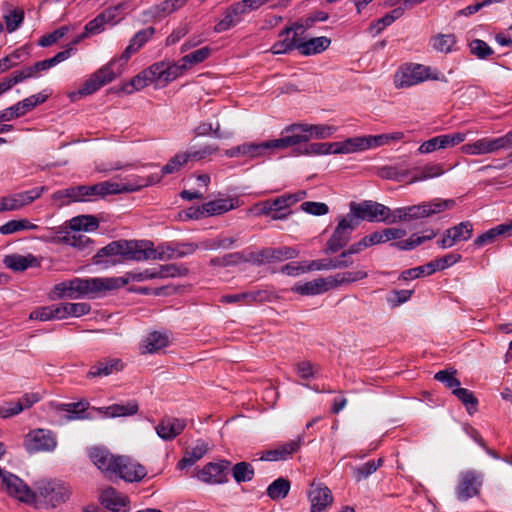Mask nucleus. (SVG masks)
<instances>
[{"label":"nucleus","mask_w":512,"mask_h":512,"mask_svg":"<svg viewBox=\"0 0 512 512\" xmlns=\"http://www.w3.org/2000/svg\"><path fill=\"white\" fill-rule=\"evenodd\" d=\"M305 32L303 24L293 23L291 26L284 28L279 33V40L270 48L272 54H286L294 49L299 50L301 40L299 38Z\"/></svg>","instance_id":"obj_13"},{"label":"nucleus","mask_w":512,"mask_h":512,"mask_svg":"<svg viewBox=\"0 0 512 512\" xmlns=\"http://www.w3.org/2000/svg\"><path fill=\"white\" fill-rule=\"evenodd\" d=\"M358 227V221L349 214L341 217L338 224L326 243L325 253L333 254L344 248L351 239L352 232Z\"/></svg>","instance_id":"obj_9"},{"label":"nucleus","mask_w":512,"mask_h":512,"mask_svg":"<svg viewBox=\"0 0 512 512\" xmlns=\"http://www.w3.org/2000/svg\"><path fill=\"white\" fill-rule=\"evenodd\" d=\"M164 274H165V272L158 271L156 268H152V269H145L140 272L131 271V272L126 273V277H120V278L127 281V284H128L129 281L141 282V281L150 280V279L163 278Z\"/></svg>","instance_id":"obj_57"},{"label":"nucleus","mask_w":512,"mask_h":512,"mask_svg":"<svg viewBox=\"0 0 512 512\" xmlns=\"http://www.w3.org/2000/svg\"><path fill=\"white\" fill-rule=\"evenodd\" d=\"M470 53L478 59H487L493 55L494 50L483 40L473 39L468 44Z\"/></svg>","instance_id":"obj_60"},{"label":"nucleus","mask_w":512,"mask_h":512,"mask_svg":"<svg viewBox=\"0 0 512 512\" xmlns=\"http://www.w3.org/2000/svg\"><path fill=\"white\" fill-rule=\"evenodd\" d=\"M240 206L239 199L237 197L216 199L203 204V210L209 216H216L224 214L228 211L236 209Z\"/></svg>","instance_id":"obj_33"},{"label":"nucleus","mask_w":512,"mask_h":512,"mask_svg":"<svg viewBox=\"0 0 512 512\" xmlns=\"http://www.w3.org/2000/svg\"><path fill=\"white\" fill-rule=\"evenodd\" d=\"M349 215L357 220L358 224L361 220L368 222H385L388 221V217L390 216V208L371 200H365L360 203L351 202Z\"/></svg>","instance_id":"obj_8"},{"label":"nucleus","mask_w":512,"mask_h":512,"mask_svg":"<svg viewBox=\"0 0 512 512\" xmlns=\"http://www.w3.org/2000/svg\"><path fill=\"white\" fill-rule=\"evenodd\" d=\"M118 63V60L112 59L108 64L101 67L89 79L85 81L82 87L78 90L80 96H87L95 93L104 85L112 82L120 71L115 72L113 66Z\"/></svg>","instance_id":"obj_12"},{"label":"nucleus","mask_w":512,"mask_h":512,"mask_svg":"<svg viewBox=\"0 0 512 512\" xmlns=\"http://www.w3.org/2000/svg\"><path fill=\"white\" fill-rule=\"evenodd\" d=\"M186 426L187 421L184 418L165 416L156 425L155 430L161 439L170 441L180 435Z\"/></svg>","instance_id":"obj_24"},{"label":"nucleus","mask_w":512,"mask_h":512,"mask_svg":"<svg viewBox=\"0 0 512 512\" xmlns=\"http://www.w3.org/2000/svg\"><path fill=\"white\" fill-rule=\"evenodd\" d=\"M188 158L186 157V152H179L175 154L161 169L159 173H154L153 175L160 176V179L167 174H173L181 170L187 163Z\"/></svg>","instance_id":"obj_47"},{"label":"nucleus","mask_w":512,"mask_h":512,"mask_svg":"<svg viewBox=\"0 0 512 512\" xmlns=\"http://www.w3.org/2000/svg\"><path fill=\"white\" fill-rule=\"evenodd\" d=\"M24 445L29 452L52 451L57 441L51 431L36 429L26 435Z\"/></svg>","instance_id":"obj_18"},{"label":"nucleus","mask_w":512,"mask_h":512,"mask_svg":"<svg viewBox=\"0 0 512 512\" xmlns=\"http://www.w3.org/2000/svg\"><path fill=\"white\" fill-rule=\"evenodd\" d=\"M148 76L151 78V83L156 85L164 86L169 82L177 79L181 74V68H179L177 62H157L148 67Z\"/></svg>","instance_id":"obj_16"},{"label":"nucleus","mask_w":512,"mask_h":512,"mask_svg":"<svg viewBox=\"0 0 512 512\" xmlns=\"http://www.w3.org/2000/svg\"><path fill=\"white\" fill-rule=\"evenodd\" d=\"M155 29L153 27H147L138 31L130 40L129 45L125 48L124 52L119 58H115L118 62L126 63L132 54L136 53L142 48L154 35Z\"/></svg>","instance_id":"obj_31"},{"label":"nucleus","mask_w":512,"mask_h":512,"mask_svg":"<svg viewBox=\"0 0 512 512\" xmlns=\"http://www.w3.org/2000/svg\"><path fill=\"white\" fill-rule=\"evenodd\" d=\"M87 407H88V403L84 402V401L59 405V408L61 410H64L68 413V415H67L68 420L83 418L82 414L85 412Z\"/></svg>","instance_id":"obj_63"},{"label":"nucleus","mask_w":512,"mask_h":512,"mask_svg":"<svg viewBox=\"0 0 512 512\" xmlns=\"http://www.w3.org/2000/svg\"><path fill=\"white\" fill-rule=\"evenodd\" d=\"M308 499L311 503L310 512H322L333 502V496L330 489L322 484H311L308 491Z\"/></svg>","instance_id":"obj_26"},{"label":"nucleus","mask_w":512,"mask_h":512,"mask_svg":"<svg viewBox=\"0 0 512 512\" xmlns=\"http://www.w3.org/2000/svg\"><path fill=\"white\" fill-rule=\"evenodd\" d=\"M145 252L148 259H177L192 255L198 250L197 243L193 242H169L153 247L151 241H145Z\"/></svg>","instance_id":"obj_5"},{"label":"nucleus","mask_w":512,"mask_h":512,"mask_svg":"<svg viewBox=\"0 0 512 512\" xmlns=\"http://www.w3.org/2000/svg\"><path fill=\"white\" fill-rule=\"evenodd\" d=\"M127 284L121 278H78L62 281L54 286V293L59 299H95L108 291L119 289Z\"/></svg>","instance_id":"obj_1"},{"label":"nucleus","mask_w":512,"mask_h":512,"mask_svg":"<svg viewBox=\"0 0 512 512\" xmlns=\"http://www.w3.org/2000/svg\"><path fill=\"white\" fill-rule=\"evenodd\" d=\"M38 225L30 222L28 219L10 220L0 226V234L9 235L23 230H36Z\"/></svg>","instance_id":"obj_48"},{"label":"nucleus","mask_w":512,"mask_h":512,"mask_svg":"<svg viewBox=\"0 0 512 512\" xmlns=\"http://www.w3.org/2000/svg\"><path fill=\"white\" fill-rule=\"evenodd\" d=\"M473 224L470 221H463L443 232L442 238L437 241L441 249L453 247L456 243L467 241L472 237Z\"/></svg>","instance_id":"obj_17"},{"label":"nucleus","mask_w":512,"mask_h":512,"mask_svg":"<svg viewBox=\"0 0 512 512\" xmlns=\"http://www.w3.org/2000/svg\"><path fill=\"white\" fill-rule=\"evenodd\" d=\"M3 18L6 24V30L12 33L22 25L24 21V11L23 9L15 8L7 14H4Z\"/></svg>","instance_id":"obj_59"},{"label":"nucleus","mask_w":512,"mask_h":512,"mask_svg":"<svg viewBox=\"0 0 512 512\" xmlns=\"http://www.w3.org/2000/svg\"><path fill=\"white\" fill-rule=\"evenodd\" d=\"M61 242L70 245L85 254H90L94 247V241L80 232L68 233L61 238Z\"/></svg>","instance_id":"obj_37"},{"label":"nucleus","mask_w":512,"mask_h":512,"mask_svg":"<svg viewBox=\"0 0 512 512\" xmlns=\"http://www.w3.org/2000/svg\"><path fill=\"white\" fill-rule=\"evenodd\" d=\"M457 371L453 368L446 369V370H440L435 375V380L443 383L445 387L452 389H457L460 386V380L456 378Z\"/></svg>","instance_id":"obj_61"},{"label":"nucleus","mask_w":512,"mask_h":512,"mask_svg":"<svg viewBox=\"0 0 512 512\" xmlns=\"http://www.w3.org/2000/svg\"><path fill=\"white\" fill-rule=\"evenodd\" d=\"M151 84V78L148 76L147 70L141 71L135 77H133L128 83L124 84L122 90L131 94L134 91H139Z\"/></svg>","instance_id":"obj_55"},{"label":"nucleus","mask_w":512,"mask_h":512,"mask_svg":"<svg viewBox=\"0 0 512 512\" xmlns=\"http://www.w3.org/2000/svg\"><path fill=\"white\" fill-rule=\"evenodd\" d=\"M93 464L106 476H114L119 456L112 454L108 449L95 447L89 452Z\"/></svg>","instance_id":"obj_23"},{"label":"nucleus","mask_w":512,"mask_h":512,"mask_svg":"<svg viewBox=\"0 0 512 512\" xmlns=\"http://www.w3.org/2000/svg\"><path fill=\"white\" fill-rule=\"evenodd\" d=\"M351 142L350 148L353 152L362 151L373 147H379L388 144L386 134L349 138Z\"/></svg>","instance_id":"obj_35"},{"label":"nucleus","mask_w":512,"mask_h":512,"mask_svg":"<svg viewBox=\"0 0 512 512\" xmlns=\"http://www.w3.org/2000/svg\"><path fill=\"white\" fill-rule=\"evenodd\" d=\"M336 131V127L327 124H293L286 128V132L291 134L284 136L285 140H289L288 147L307 142L311 138L326 139L332 136Z\"/></svg>","instance_id":"obj_4"},{"label":"nucleus","mask_w":512,"mask_h":512,"mask_svg":"<svg viewBox=\"0 0 512 512\" xmlns=\"http://www.w3.org/2000/svg\"><path fill=\"white\" fill-rule=\"evenodd\" d=\"M34 258L32 256H23L18 254H11L4 257V265L13 271H24L31 266Z\"/></svg>","instance_id":"obj_51"},{"label":"nucleus","mask_w":512,"mask_h":512,"mask_svg":"<svg viewBox=\"0 0 512 512\" xmlns=\"http://www.w3.org/2000/svg\"><path fill=\"white\" fill-rule=\"evenodd\" d=\"M231 472L234 480L237 483L249 482L253 479L255 475V471L252 464L245 461L236 463L232 467Z\"/></svg>","instance_id":"obj_49"},{"label":"nucleus","mask_w":512,"mask_h":512,"mask_svg":"<svg viewBox=\"0 0 512 512\" xmlns=\"http://www.w3.org/2000/svg\"><path fill=\"white\" fill-rule=\"evenodd\" d=\"M432 48L441 53H450L456 44L454 34H437L430 39Z\"/></svg>","instance_id":"obj_46"},{"label":"nucleus","mask_w":512,"mask_h":512,"mask_svg":"<svg viewBox=\"0 0 512 512\" xmlns=\"http://www.w3.org/2000/svg\"><path fill=\"white\" fill-rule=\"evenodd\" d=\"M329 279L317 278L305 283H297L292 287V291L305 296L320 295L330 290Z\"/></svg>","instance_id":"obj_32"},{"label":"nucleus","mask_w":512,"mask_h":512,"mask_svg":"<svg viewBox=\"0 0 512 512\" xmlns=\"http://www.w3.org/2000/svg\"><path fill=\"white\" fill-rule=\"evenodd\" d=\"M69 227L73 232L95 231L99 227V220L93 215H79L69 221Z\"/></svg>","instance_id":"obj_41"},{"label":"nucleus","mask_w":512,"mask_h":512,"mask_svg":"<svg viewBox=\"0 0 512 512\" xmlns=\"http://www.w3.org/2000/svg\"><path fill=\"white\" fill-rule=\"evenodd\" d=\"M444 173L441 164H426L423 167L413 168V176L408 180L409 184L425 181L431 178L439 177Z\"/></svg>","instance_id":"obj_36"},{"label":"nucleus","mask_w":512,"mask_h":512,"mask_svg":"<svg viewBox=\"0 0 512 512\" xmlns=\"http://www.w3.org/2000/svg\"><path fill=\"white\" fill-rule=\"evenodd\" d=\"M350 146L351 142L349 139L333 143H311L307 146L304 153L308 155L349 154L353 153V149Z\"/></svg>","instance_id":"obj_27"},{"label":"nucleus","mask_w":512,"mask_h":512,"mask_svg":"<svg viewBox=\"0 0 512 512\" xmlns=\"http://www.w3.org/2000/svg\"><path fill=\"white\" fill-rule=\"evenodd\" d=\"M452 394L455 395L463 405H465L470 415L477 411L478 400L474 396L473 392L459 386L457 389L452 391Z\"/></svg>","instance_id":"obj_54"},{"label":"nucleus","mask_w":512,"mask_h":512,"mask_svg":"<svg viewBox=\"0 0 512 512\" xmlns=\"http://www.w3.org/2000/svg\"><path fill=\"white\" fill-rule=\"evenodd\" d=\"M34 487L35 491L28 486L31 496L27 500H20L21 502L36 504L40 499L47 506L56 508L69 500L72 494L70 485L60 479H42L37 481Z\"/></svg>","instance_id":"obj_2"},{"label":"nucleus","mask_w":512,"mask_h":512,"mask_svg":"<svg viewBox=\"0 0 512 512\" xmlns=\"http://www.w3.org/2000/svg\"><path fill=\"white\" fill-rule=\"evenodd\" d=\"M45 190H46V187L41 186V187H35V188L27 190V191L15 193L19 208L22 209L23 207L34 202L36 199L40 198Z\"/></svg>","instance_id":"obj_58"},{"label":"nucleus","mask_w":512,"mask_h":512,"mask_svg":"<svg viewBox=\"0 0 512 512\" xmlns=\"http://www.w3.org/2000/svg\"><path fill=\"white\" fill-rule=\"evenodd\" d=\"M483 475L476 470H466L459 474L458 484L455 488L456 498L465 502L480 493Z\"/></svg>","instance_id":"obj_11"},{"label":"nucleus","mask_w":512,"mask_h":512,"mask_svg":"<svg viewBox=\"0 0 512 512\" xmlns=\"http://www.w3.org/2000/svg\"><path fill=\"white\" fill-rule=\"evenodd\" d=\"M74 51V48L72 46L68 47L67 49L58 52L55 56L49 59H45L42 61L35 62L32 66L38 75L40 76V73L42 71H47L50 68L54 67L55 65L63 62L64 60L68 59L72 52Z\"/></svg>","instance_id":"obj_42"},{"label":"nucleus","mask_w":512,"mask_h":512,"mask_svg":"<svg viewBox=\"0 0 512 512\" xmlns=\"http://www.w3.org/2000/svg\"><path fill=\"white\" fill-rule=\"evenodd\" d=\"M383 462V459L379 458L378 460H369L360 466L354 467L353 476L355 480L357 482H360L368 478L370 475L376 472L378 468H380L383 465Z\"/></svg>","instance_id":"obj_50"},{"label":"nucleus","mask_w":512,"mask_h":512,"mask_svg":"<svg viewBox=\"0 0 512 512\" xmlns=\"http://www.w3.org/2000/svg\"><path fill=\"white\" fill-rule=\"evenodd\" d=\"M139 406L135 400L126 403L113 404L106 408V413L110 417L131 416L138 412Z\"/></svg>","instance_id":"obj_45"},{"label":"nucleus","mask_w":512,"mask_h":512,"mask_svg":"<svg viewBox=\"0 0 512 512\" xmlns=\"http://www.w3.org/2000/svg\"><path fill=\"white\" fill-rule=\"evenodd\" d=\"M144 240H116L99 249L94 256V263H102L104 258L118 257L120 261H145L147 254L145 252Z\"/></svg>","instance_id":"obj_3"},{"label":"nucleus","mask_w":512,"mask_h":512,"mask_svg":"<svg viewBox=\"0 0 512 512\" xmlns=\"http://www.w3.org/2000/svg\"><path fill=\"white\" fill-rule=\"evenodd\" d=\"M303 438L298 436L296 439H293L287 443L279 444L274 449L266 451L261 460L266 461H281L287 460L292 457V455L297 452L302 445Z\"/></svg>","instance_id":"obj_28"},{"label":"nucleus","mask_w":512,"mask_h":512,"mask_svg":"<svg viewBox=\"0 0 512 512\" xmlns=\"http://www.w3.org/2000/svg\"><path fill=\"white\" fill-rule=\"evenodd\" d=\"M47 100V95L41 93L31 95L15 105L0 111V121H11L15 118L24 116L29 111L33 110L37 105L44 103Z\"/></svg>","instance_id":"obj_19"},{"label":"nucleus","mask_w":512,"mask_h":512,"mask_svg":"<svg viewBox=\"0 0 512 512\" xmlns=\"http://www.w3.org/2000/svg\"><path fill=\"white\" fill-rule=\"evenodd\" d=\"M113 18V12L111 9L105 10L104 12L100 13L98 16H96L94 19L89 21L85 27L84 32L80 34V38H87L91 35H96L104 31L105 24L112 20Z\"/></svg>","instance_id":"obj_38"},{"label":"nucleus","mask_w":512,"mask_h":512,"mask_svg":"<svg viewBox=\"0 0 512 512\" xmlns=\"http://www.w3.org/2000/svg\"><path fill=\"white\" fill-rule=\"evenodd\" d=\"M331 43V40L325 36L314 37L300 43L299 51L302 55H313L325 51Z\"/></svg>","instance_id":"obj_39"},{"label":"nucleus","mask_w":512,"mask_h":512,"mask_svg":"<svg viewBox=\"0 0 512 512\" xmlns=\"http://www.w3.org/2000/svg\"><path fill=\"white\" fill-rule=\"evenodd\" d=\"M428 79L447 81L445 76L437 73H431V68L422 64H409L403 67L395 75V85L397 88H406L422 83Z\"/></svg>","instance_id":"obj_7"},{"label":"nucleus","mask_w":512,"mask_h":512,"mask_svg":"<svg viewBox=\"0 0 512 512\" xmlns=\"http://www.w3.org/2000/svg\"><path fill=\"white\" fill-rule=\"evenodd\" d=\"M99 501L105 508L113 512H128L130 510L129 498L113 487L103 489Z\"/></svg>","instance_id":"obj_25"},{"label":"nucleus","mask_w":512,"mask_h":512,"mask_svg":"<svg viewBox=\"0 0 512 512\" xmlns=\"http://www.w3.org/2000/svg\"><path fill=\"white\" fill-rule=\"evenodd\" d=\"M368 274L365 271L343 272L329 276L331 289L365 279Z\"/></svg>","instance_id":"obj_43"},{"label":"nucleus","mask_w":512,"mask_h":512,"mask_svg":"<svg viewBox=\"0 0 512 512\" xmlns=\"http://www.w3.org/2000/svg\"><path fill=\"white\" fill-rule=\"evenodd\" d=\"M240 263H246L245 253L234 252L223 255L221 257H214L210 260L211 266L227 267L232 265H238Z\"/></svg>","instance_id":"obj_56"},{"label":"nucleus","mask_w":512,"mask_h":512,"mask_svg":"<svg viewBox=\"0 0 512 512\" xmlns=\"http://www.w3.org/2000/svg\"><path fill=\"white\" fill-rule=\"evenodd\" d=\"M247 8L241 1L234 3L224 12V17L215 25V32H224L229 30L241 21L243 14H246Z\"/></svg>","instance_id":"obj_30"},{"label":"nucleus","mask_w":512,"mask_h":512,"mask_svg":"<svg viewBox=\"0 0 512 512\" xmlns=\"http://www.w3.org/2000/svg\"><path fill=\"white\" fill-rule=\"evenodd\" d=\"M287 144H289V140H285L284 136L279 139L268 140L261 143H243L242 156L250 159L265 157L274 154L278 150L286 149Z\"/></svg>","instance_id":"obj_15"},{"label":"nucleus","mask_w":512,"mask_h":512,"mask_svg":"<svg viewBox=\"0 0 512 512\" xmlns=\"http://www.w3.org/2000/svg\"><path fill=\"white\" fill-rule=\"evenodd\" d=\"M512 134H505L497 138H481L473 143L464 144L461 150L467 155H482L495 153L502 149L510 148V138Z\"/></svg>","instance_id":"obj_10"},{"label":"nucleus","mask_w":512,"mask_h":512,"mask_svg":"<svg viewBox=\"0 0 512 512\" xmlns=\"http://www.w3.org/2000/svg\"><path fill=\"white\" fill-rule=\"evenodd\" d=\"M501 235H508V228L506 227L505 223L497 225L486 232L482 233L478 237L474 239V246L477 248L483 247L487 244L493 243L498 236Z\"/></svg>","instance_id":"obj_44"},{"label":"nucleus","mask_w":512,"mask_h":512,"mask_svg":"<svg viewBox=\"0 0 512 512\" xmlns=\"http://www.w3.org/2000/svg\"><path fill=\"white\" fill-rule=\"evenodd\" d=\"M455 201L452 199H433L431 201L422 202L417 205L407 206L408 219L419 220L423 218L431 217L435 214H439L443 211L453 208Z\"/></svg>","instance_id":"obj_14"},{"label":"nucleus","mask_w":512,"mask_h":512,"mask_svg":"<svg viewBox=\"0 0 512 512\" xmlns=\"http://www.w3.org/2000/svg\"><path fill=\"white\" fill-rule=\"evenodd\" d=\"M210 54L211 49L209 47H202L183 56L180 60L177 61L179 68H181V74H183V72L191 66L204 62L210 56Z\"/></svg>","instance_id":"obj_40"},{"label":"nucleus","mask_w":512,"mask_h":512,"mask_svg":"<svg viewBox=\"0 0 512 512\" xmlns=\"http://www.w3.org/2000/svg\"><path fill=\"white\" fill-rule=\"evenodd\" d=\"M146 474L147 471L144 466L129 457L119 456L114 476H118L127 482H139Z\"/></svg>","instance_id":"obj_22"},{"label":"nucleus","mask_w":512,"mask_h":512,"mask_svg":"<svg viewBox=\"0 0 512 512\" xmlns=\"http://www.w3.org/2000/svg\"><path fill=\"white\" fill-rule=\"evenodd\" d=\"M158 182H160V176L157 175L136 176L124 183L103 181L97 183L98 197L105 198L108 195L136 192Z\"/></svg>","instance_id":"obj_6"},{"label":"nucleus","mask_w":512,"mask_h":512,"mask_svg":"<svg viewBox=\"0 0 512 512\" xmlns=\"http://www.w3.org/2000/svg\"><path fill=\"white\" fill-rule=\"evenodd\" d=\"M144 343L145 351L147 353H155L158 350L168 346L169 340L165 333L153 332L146 337Z\"/></svg>","instance_id":"obj_52"},{"label":"nucleus","mask_w":512,"mask_h":512,"mask_svg":"<svg viewBox=\"0 0 512 512\" xmlns=\"http://www.w3.org/2000/svg\"><path fill=\"white\" fill-rule=\"evenodd\" d=\"M230 462L226 460L206 464L197 474L200 481L207 484H224L228 481L227 471Z\"/></svg>","instance_id":"obj_21"},{"label":"nucleus","mask_w":512,"mask_h":512,"mask_svg":"<svg viewBox=\"0 0 512 512\" xmlns=\"http://www.w3.org/2000/svg\"><path fill=\"white\" fill-rule=\"evenodd\" d=\"M466 138L465 133L456 132L443 134L424 141L418 148L419 154H429L440 149L454 147L462 143Z\"/></svg>","instance_id":"obj_20"},{"label":"nucleus","mask_w":512,"mask_h":512,"mask_svg":"<svg viewBox=\"0 0 512 512\" xmlns=\"http://www.w3.org/2000/svg\"><path fill=\"white\" fill-rule=\"evenodd\" d=\"M124 363L119 358H103L90 367L86 377L98 378L107 377L122 371Z\"/></svg>","instance_id":"obj_29"},{"label":"nucleus","mask_w":512,"mask_h":512,"mask_svg":"<svg viewBox=\"0 0 512 512\" xmlns=\"http://www.w3.org/2000/svg\"><path fill=\"white\" fill-rule=\"evenodd\" d=\"M208 451L204 441H198L194 447L185 450L183 458L177 463V468L183 470L200 460Z\"/></svg>","instance_id":"obj_34"},{"label":"nucleus","mask_w":512,"mask_h":512,"mask_svg":"<svg viewBox=\"0 0 512 512\" xmlns=\"http://www.w3.org/2000/svg\"><path fill=\"white\" fill-rule=\"evenodd\" d=\"M461 258L462 257L460 254L449 253L440 258L430 261L429 268H433L434 273L437 271H442V270L458 263L459 261H461Z\"/></svg>","instance_id":"obj_62"},{"label":"nucleus","mask_w":512,"mask_h":512,"mask_svg":"<svg viewBox=\"0 0 512 512\" xmlns=\"http://www.w3.org/2000/svg\"><path fill=\"white\" fill-rule=\"evenodd\" d=\"M290 490V482L285 478H278L273 481L267 488V495L273 499H283L285 498Z\"/></svg>","instance_id":"obj_53"},{"label":"nucleus","mask_w":512,"mask_h":512,"mask_svg":"<svg viewBox=\"0 0 512 512\" xmlns=\"http://www.w3.org/2000/svg\"><path fill=\"white\" fill-rule=\"evenodd\" d=\"M269 257L272 262L289 260L297 257L298 252L296 249L291 247H278V248H268Z\"/></svg>","instance_id":"obj_64"}]
</instances>
